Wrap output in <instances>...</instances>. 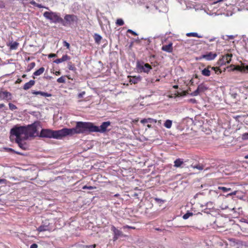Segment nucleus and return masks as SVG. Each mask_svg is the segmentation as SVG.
Returning <instances> with one entry per match:
<instances>
[{"label": "nucleus", "mask_w": 248, "mask_h": 248, "mask_svg": "<svg viewBox=\"0 0 248 248\" xmlns=\"http://www.w3.org/2000/svg\"><path fill=\"white\" fill-rule=\"evenodd\" d=\"M37 132V127L35 123L26 126H15L11 130V139H13L14 136H21L22 138L28 139L29 137H33Z\"/></svg>", "instance_id": "f257e3e1"}, {"label": "nucleus", "mask_w": 248, "mask_h": 248, "mask_svg": "<svg viewBox=\"0 0 248 248\" xmlns=\"http://www.w3.org/2000/svg\"><path fill=\"white\" fill-rule=\"evenodd\" d=\"M65 129L66 136L75 134L94 132L93 124L90 122H78L75 128Z\"/></svg>", "instance_id": "f03ea898"}, {"label": "nucleus", "mask_w": 248, "mask_h": 248, "mask_svg": "<svg viewBox=\"0 0 248 248\" xmlns=\"http://www.w3.org/2000/svg\"><path fill=\"white\" fill-rule=\"evenodd\" d=\"M65 129L62 128L58 130H52L49 129H42L40 137L43 138H53L56 139H61L66 137Z\"/></svg>", "instance_id": "7ed1b4c3"}, {"label": "nucleus", "mask_w": 248, "mask_h": 248, "mask_svg": "<svg viewBox=\"0 0 248 248\" xmlns=\"http://www.w3.org/2000/svg\"><path fill=\"white\" fill-rule=\"evenodd\" d=\"M43 16L52 23H62L63 22V19L60 17L59 13L53 12H45L43 14Z\"/></svg>", "instance_id": "20e7f679"}, {"label": "nucleus", "mask_w": 248, "mask_h": 248, "mask_svg": "<svg viewBox=\"0 0 248 248\" xmlns=\"http://www.w3.org/2000/svg\"><path fill=\"white\" fill-rule=\"evenodd\" d=\"M136 67L139 72H144L148 73L152 69L151 66L147 63H144L142 61H137L136 62Z\"/></svg>", "instance_id": "39448f33"}, {"label": "nucleus", "mask_w": 248, "mask_h": 248, "mask_svg": "<svg viewBox=\"0 0 248 248\" xmlns=\"http://www.w3.org/2000/svg\"><path fill=\"white\" fill-rule=\"evenodd\" d=\"M78 17L74 15H66L63 22L61 23L63 26L70 25L78 22Z\"/></svg>", "instance_id": "423d86ee"}, {"label": "nucleus", "mask_w": 248, "mask_h": 248, "mask_svg": "<svg viewBox=\"0 0 248 248\" xmlns=\"http://www.w3.org/2000/svg\"><path fill=\"white\" fill-rule=\"evenodd\" d=\"M110 124L109 121L104 122L99 127L93 124L94 132L105 133L107 131L108 127L110 125Z\"/></svg>", "instance_id": "0eeeda50"}, {"label": "nucleus", "mask_w": 248, "mask_h": 248, "mask_svg": "<svg viewBox=\"0 0 248 248\" xmlns=\"http://www.w3.org/2000/svg\"><path fill=\"white\" fill-rule=\"evenodd\" d=\"M14 137H16V141L18 144L20 148L23 150H26L28 148V145L25 142V140L27 139H25L22 138L20 135L19 136H14Z\"/></svg>", "instance_id": "6e6552de"}, {"label": "nucleus", "mask_w": 248, "mask_h": 248, "mask_svg": "<svg viewBox=\"0 0 248 248\" xmlns=\"http://www.w3.org/2000/svg\"><path fill=\"white\" fill-rule=\"evenodd\" d=\"M232 55V54H227L225 56H222V58L220 59L218 62L219 64L225 65L227 63H229L231 61V58Z\"/></svg>", "instance_id": "1a4fd4ad"}, {"label": "nucleus", "mask_w": 248, "mask_h": 248, "mask_svg": "<svg viewBox=\"0 0 248 248\" xmlns=\"http://www.w3.org/2000/svg\"><path fill=\"white\" fill-rule=\"evenodd\" d=\"M111 231L113 232V240L116 241L120 237L123 236V232L120 230H118L114 226H112Z\"/></svg>", "instance_id": "9d476101"}, {"label": "nucleus", "mask_w": 248, "mask_h": 248, "mask_svg": "<svg viewBox=\"0 0 248 248\" xmlns=\"http://www.w3.org/2000/svg\"><path fill=\"white\" fill-rule=\"evenodd\" d=\"M12 94L7 91H0V98L3 100H9L11 99Z\"/></svg>", "instance_id": "9b49d317"}, {"label": "nucleus", "mask_w": 248, "mask_h": 248, "mask_svg": "<svg viewBox=\"0 0 248 248\" xmlns=\"http://www.w3.org/2000/svg\"><path fill=\"white\" fill-rule=\"evenodd\" d=\"M217 55L212 52H208L206 54L202 55V58H204L207 61H211L215 59Z\"/></svg>", "instance_id": "f8f14e48"}, {"label": "nucleus", "mask_w": 248, "mask_h": 248, "mask_svg": "<svg viewBox=\"0 0 248 248\" xmlns=\"http://www.w3.org/2000/svg\"><path fill=\"white\" fill-rule=\"evenodd\" d=\"M49 223L46 220V222L44 224L40 225L37 229V230L39 232H44L48 231L49 230Z\"/></svg>", "instance_id": "ddd939ff"}, {"label": "nucleus", "mask_w": 248, "mask_h": 248, "mask_svg": "<svg viewBox=\"0 0 248 248\" xmlns=\"http://www.w3.org/2000/svg\"><path fill=\"white\" fill-rule=\"evenodd\" d=\"M2 151L6 153H8L10 154H19V155H24L23 154L20 153L19 152L15 151L14 150L10 148H3Z\"/></svg>", "instance_id": "4468645a"}, {"label": "nucleus", "mask_w": 248, "mask_h": 248, "mask_svg": "<svg viewBox=\"0 0 248 248\" xmlns=\"http://www.w3.org/2000/svg\"><path fill=\"white\" fill-rule=\"evenodd\" d=\"M70 59V57L68 56L67 54L64 55L61 58L57 59L54 61V62L56 63H60L66 61L67 60H69Z\"/></svg>", "instance_id": "2eb2a0df"}, {"label": "nucleus", "mask_w": 248, "mask_h": 248, "mask_svg": "<svg viewBox=\"0 0 248 248\" xmlns=\"http://www.w3.org/2000/svg\"><path fill=\"white\" fill-rule=\"evenodd\" d=\"M211 66H208L206 68H204L201 71L202 75L205 77H209L211 75Z\"/></svg>", "instance_id": "dca6fc26"}, {"label": "nucleus", "mask_w": 248, "mask_h": 248, "mask_svg": "<svg viewBox=\"0 0 248 248\" xmlns=\"http://www.w3.org/2000/svg\"><path fill=\"white\" fill-rule=\"evenodd\" d=\"M235 70L240 72L248 71V65H246L245 63H242L241 65L237 66L235 68Z\"/></svg>", "instance_id": "f3484780"}, {"label": "nucleus", "mask_w": 248, "mask_h": 248, "mask_svg": "<svg viewBox=\"0 0 248 248\" xmlns=\"http://www.w3.org/2000/svg\"><path fill=\"white\" fill-rule=\"evenodd\" d=\"M162 49L163 51H165L167 52H171L172 51V44L170 43L167 45L163 46L162 47Z\"/></svg>", "instance_id": "a211bd4d"}, {"label": "nucleus", "mask_w": 248, "mask_h": 248, "mask_svg": "<svg viewBox=\"0 0 248 248\" xmlns=\"http://www.w3.org/2000/svg\"><path fill=\"white\" fill-rule=\"evenodd\" d=\"M35 84V81L33 80H31L28 82L26 83L23 86V89L27 90L30 89Z\"/></svg>", "instance_id": "6ab92c4d"}, {"label": "nucleus", "mask_w": 248, "mask_h": 248, "mask_svg": "<svg viewBox=\"0 0 248 248\" xmlns=\"http://www.w3.org/2000/svg\"><path fill=\"white\" fill-rule=\"evenodd\" d=\"M156 122H157L156 120L152 118H147V119H143L141 120V121H140V123L142 124H146V123H148V124L156 123Z\"/></svg>", "instance_id": "aec40b11"}, {"label": "nucleus", "mask_w": 248, "mask_h": 248, "mask_svg": "<svg viewBox=\"0 0 248 248\" xmlns=\"http://www.w3.org/2000/svg\"><path fill=\"white\" fill-rule=\"evenodd\" d=\"M174 166L177 168L181 167L182 165L184 164L183 159L181 158L177 159L174 162Z\"/></svg>", "instance_id": "412c9836"}, {"label": "nucleus", "mask_w": 248, "mask_h": 248, "mask_svg": "<svg viewBox=\"0 0 248 248\" xmlns=\"http://www.w3.org/2000/svg\"><path fill=\"white\" fill-rule=\"evenodd\" d=\"M19 45V43L16 42H12L9 43V44L8 45L10 46V48L11 49L14 50L16 49L18 46Z\"/></svg>", "instance_id": "4be33fe9"}, {"label": "nucleus", "mask_w": 248, "mask_h": 248, "mask_svg": "<svg viewBox=\"0 0 248 248\" xmlns=\"http://www.w3.org/2000/svg\"><path fill=\"white\" fill-rule=\"evenodd\" d=\"M140 79H141V78L140 77H133L130 78L129 81L131 83L136 84L139 81H140Z\"/></svg>", "instance_id": "5701e85b"}, {"label": "nucleus", "mask_w": 248, "mask_h": 248, "mask_svg": "<svg viewBox=\"0 0 248 248\" xmlns=\"http://www.w3.org/2000/svg\"><path fill=\"white\" fill-rule=\"evenodd\" d=\"M45 71V68L44 67H41L38 70H36L34 72L33 75L34 76H38L42 74Z\"/></svg>", "instance_id": "b1692460"}, {"label": "nucleus", "mask_w": 248, "mask_h": 248, "mask_svg": "<svg viewBox=\"0 0 248 248\" xmlns=\"http://www.w3.org/2000/svg\"><path fill=\"white\" fill-rule=\"evenodd\" d=\"M187 37H196L199 38H202V36L199 35L197 32H189L186 34Z\"/></svg>", "instance_id": "393cba45"}, {"label": "nucleus", "mask_w": 248, "mask_h": 248, "mask_svg": "<svg viewBox=\"0 0 248 248\" xmlns=\"http://www.w3.org/2000/svg\"><path fill=\"white\" fill-rule=\"evenodd\" d=\"M200 93L204 92L207 89V87L203 84H201L197 88Z\"/></svg>", "instance_id": "a878e982"}, {"label": "nucleus", "mask_w": 248, "mask_h": 248, "mask_svg": "<svg viewBox=\"0 0 248 248\" xmlns=\"http://www.w3.org/2000/svg\"><path fill=\"white\" fill-rule=\"evenodd\" d=\"M94 39L96 43L99 44L102 39V37L97 33H95L94 35Z\"/></svg>", "instance_id": "bb28decb"}, {"label": "nucleus", "mask_w": 248, "mask_h": 248, "mask_svg": "<svg viewBox=\"0 0 248 248\" xmlns=\"http://www.w3.org/2000/svg\"><path fill=\"white\" fill-rule=\"evenodd\" d=\"M164 125L167 128H170L172 125V121L170 120H167L165 121Z\"/></svg>", "instance_id": "cd10ccee"}, {"label": "nucleus", "mask_w": 248, "mask_h": 248, "mask_svg": "<svg viewBox=\"0 0 248 248\" xmlns=\"http://www.w3.org/2000/svg\"><path fill=\"white\" fill-rule=\"evenodd\" d=\"M221 38L225 40H229L234 39V36L233 35H223Z\"/></svg>", "instance_id": "c85d7f7f"}, {"label": "nucleus", "mask_w": 248, "mask_h": 248, "mask_svg": "<svg viewBox=\"0 0 248 248\" xmlns=\"http://www.w3.org/2000/svg\"><path fill=\"white\" fill-rule=\"evenodd\" d=\"M193 215V213L187 212L186 213L185 215L183 216V218L184 219H187L188 218L192 216Z\"/></svg>", "instance_id": "c756f323"}, {"label": "nucleus", "mask_w": 248, "mask_h": 248, "mask_svg": "<svg viewBox=\"0 0 248 248\" xmlns=\"http://www.w3.org/2000/svg\"><path fill=\"white\" fill-rule=\"evenodd\" d=\"M218 189L222 190L224 192L231 191V188L230 187H227L225 186H219Z\"/></svg>", "instance_id": "7c9ffc66"}, {"label": "nucleus", "mask_w": 248, "mask_h": 248, "mask_svg": "<svg viewBox=\"0 0 248 248\" xmlns=\"http://www.w3.org/2000/svg\"><path fill=\"white\" fill-rule=\"evenodd\" d=\"M35 66V63L34 62H31V63H30L28 65L27 71H31L32 69H33L34 67Z\"/></svg>", "instance_id": "2f4dec72"}, {"label": "nucleus", "mask_w": 248, "mask_h": 248, "mask_svg": "<svg viewBox=\"0 0 248 248\" xmlns=\"http://www.w3.org/2000/svg\"><path fill=\"white\" fill-rule=\"evenodd\" d=\"M57 81L58 83H64L65 82V78L62 76L60 78H59L57 79Z\"/></svg>", "instance_id": "473e14b6"}, {"label": "nucleus", "mask_w": 248, "mask_h": 248, "mask_svg": "<svg viewBox=\"0 0 248 248\" xmlns=\"http://www.w3.org/2000/svg\"><path fill=\"white\" fill-rule=\"evenodd\" d=\"M116 24L118 26H122L124 24V22L122 19L119 18L117 20Z\"/></svg>", "instance_id": "72a5a7b5"}, {"label": "nucleus", "mask_w": 248, "mask_h": 248, "mask_svg": "<svg viewBox=\"0 0 248 248\" xmlns=\"http://www.w3.org/2000/svg\"><path fill=\"white\" fill-rule=\"evenodd\" d=\"M9 107L11 110H14L17 109L16 106L11 103H9Z\"/></svg>", "instance_id": "f704fd0d"}, {"label": "nucleus", "mask_w": 248, "mask_h": 248, "mask_svg": "<svg viewBox=\"0 0 248 248\" xmlns=\"http://www.w3.org/2000/svg\"><path fill=\"white\" fill-rule=\"evenodd\" d=\"M200 93H201L198 90V89H197L194 92H193L190 93V95L193 96H197L198 95H199L200 94Z\"/></svg>", "instance_id": "c9c22d12"}, {"label": "nucleus", "mask_w": 248, "mask_h": 248, "mask_svg": "<svg viewBox=\"0 0 248 248\" xmlns=\"http://www.w3.org/2000/svg\"><path fill=\"white\" fill-rule=\"evenodd\" d=\"M96 247V245H83L82 248H95Z\"/></svg>", "instance_id": "e433bc0d"}, {"label": "nucleus", "mask_w": 248, "mask_h": 248, "mask_svg": "<svg viewBox=\"0 0 248 248\" xmlns=\"http://www.w3.org/2000/svg\"><path fill=\"white\" fill-rule=\"evenodd\" d=\"M242 139L243 140H248V133H245L242 135Z\"/></svg>", "instance_id": "4c0bfd02"}, {"label": "nucleus", "mask_w": 248, "mask_h": 248, "mask_svg": "<svg viewBox=\"0 0 248 248\" xmlns=\"http://www.w3.org/2000/svg\"><path fill=\"white\" fill-rule=\"evenodd\" d=\"M68 69L70 70H75V67L72 64L71 62H69L68 65Z\"/></svg>", "instance_id": "58836bf2"}, {"label": "nucleus", "mask_w": 248, "mask_h": 248, "mask_svg": "<svg viewBox=\"0 0 248 248\" xmlns=\"http://www.w3.org/2000/svg\"><path fill=\"white\" fill-rule=\"evenodd\" d=\"M8 181L5 179H0V184L6 185Z\"/></svg>", "instance_id": "ea45409f"}, {"label": "nucleus", "mask_w": 248, "mask_h": 248, "mask_svg": "<svg viewBox=\"0 0 248 248\" xmlns=\"http://www.w3.org/2000/svg\"><path fill=\"white\" fill-rule=\"evenodd\" d=\"M96 187H93V186H83L82 188L83 189H95Z\"/></svg>", "instance_id": "a19ab883"}, {"label": "nucleus", "mask_w": 248, "mask_h": 248, "mask_svg": "<svg viewBox=\"0 0 248 248\" xmlns=\"http://www.w3.org/2000/svg\"><path fill=\"white\" fill-rule=\"evenodd\" d=\"M43 92H41V91H32V94H36V95L40 94L42 96L43 95Z\"/></svg>", "instance_id": "79ce46f5"}, {"label": "nucleus", "mask_w": 248, "mask_h": 248, "mask_svg": "<svg viewBox=\"0 0 248 248\" xmlns=\"http://www.w3.org/2000/svg\"><path fill=\"white\" fill-rule=\"evenodd\" d=\"M63 46L65 47H66L67 48L69 49L70 48V44L68 42H67L66 41H64L63 42Z\"/></svg>", "instance_id": "37998d69"}, {"label": "nucleus", "mask_w": 248, "mask_h": 248, "mask_svg": "<svg viewBox=\"0 0 248 248\" xmlns=\"http://www.w3.org/2000/svg\"><path fill=\"white\" fill-rule=\"evenodd\" d=\"M127 32H129V33H132V34H133L134 35H138V34L134 31H132V30H130V29H128L127 31Z\"/></svg>", "instance_id": "c03bdc74"}, {"label": "nucleus", "mask_w": 248, "mask_h": 248, "mask_svg": "<svg viewBox=\"0 0 248 248\" xmlns=\"http://www.w3.org/2000/svg\"><path fill=\"white\" fill-rule=\"evenodd\" d=\"M42 96L45 97H50L51 96V94L46 92H43Z\"/></svg>", "instance_id": "a18cd8bd"}, {"label": "nucleus", "mask_w": 248, "mask_h": 248, "mask_svg": "<svg viewBox=\"0 0 248 248\" xmlns=\"http://www.w3.org/2000/svg\"><path fill=\"white\" fill-rule=\"evenodd\" d=\"M85 94V92L84 91L83 92H82L81 93H79L78 94V97L79 98H81L82 97H83V96H84V95Z\"/></svg>", "instance_id": "49530a36"}, {"label": "nucleus", "mask_w": 248, "mask_h": 248, "mask_svg": "<svg viewBox=\"0 0 248 248\" xmlns=\"http://www.w3.org/2000/svg\"><path fill=\"white\" fill-rule=\"evenodd\" d=\"M237 191H234L232 192H231L229 194H227V196H233V195H235L236 194V193H237Z\"/></svg>", "instance_id": "de8ad7c7"}, {"label": "nucleus", "mask_w": 248, "mask_h": 248, "mask_svg": "<svg viewBox=\"0 0 248 248\" xmlns=\"http://www.w3.org/2000/svg\"><path fill=\"white\" fill-rule=\"evenodd\" d=\"M215 72L216 74L218 75L219 74H220L221 73V70L219 69V68L218 67H217V69H216L215 71Z\"/></svg>", "instance_id": "09e8293b"}, {"label": "nucleus", "mask_w": 248, "mask_h": 248, "mask_svg": "<svg viewBox=\"0 0 248 248\" xmlns=\"http://www.w3.org/2000/svg\"><path fill=\"white\" fill-rule=\"evenodd\" d=\"M194 168H196L199 170H202L203 169V167L200 165H197L194 167Z\"/></svg>", "instance_id": "8fccbe9b"}, {"label": "nucleus", "mask_w": 248, "mask_h": 248, "mask_svg": "<svg viewBox=\"0 0 248 248\" xmlns=\"http://www.w3.org/2000/svg\"><path fill=\"white\" fill-rule=\"evenodd\" d=\"M155 201H156L157 202H159V203H162V202H164V201L160 199H159V198H155Z\"/></svg>", "instance_id": "3c124183"}, {"label": "nucleus", "mask_w": 248, "mask_h": 248, "mask_svg": "<svg viewBox=\"0 0 248 248\" xmlns=\"http://www.w3.org/2000/svg\"><path fill=\"white\" fill-rule=\"evenodd\" d=\"M5 7V4L2 1H0V8H3Z\"/></svg>", "instance_id": "603ef678"}, {"label": "nucleus", "mask_w": 248, "mask_h": 248, "mask_svg": "<svg viewBox=\"0 0 248 248\" xmlns=\"http://www.w3.org/2000/svg\"><path fill=\"white\" fill-rule=\"evenodd\" d=\"M37 247L38 245L34 243L31 246L30 248H37Z\"/></svg>", "instance_id": "864d4df0"}, {"label": "nucleus", "mask_w": 248, "mask_h": 248, "mask_svg": "<svg viewBox=\"0 0 248 248\" xmlns=\"http://www.w3.org/2000/svg\"><path fill=\"white\" fill-rule=\"evenodd\" d=\"M36 7H38L39 8H45L46 9H48V8L45 7L43 6V5H42L41 4H38V3L37 4Z\"/></svg>", "instance_id": "5fc2aeb1"}, {"label": "nucleus", "mask_w": 248, "mask_h": 248, "mask_svg": "<svg viewBox=\"0 0 248 248\" xmlns=\"http://www.w3.org/2000/svg\"><path fill=\"white\" fill-rule=\"evenodd\" d=\"M30 3H31V5H33V6H35V7L36 6V5H37V3L35 1H34V0H31V1H30Z\"/></svg>", "instance_id": "6e6d98bb"}, {"label": "nucleus", "mask_w": 248, "mask_h": 248, "mask_svg": "<svg viewBox=\"0 0 248 248\" xmlns=\"http://www.w3.org/2000/svg\"><path fill=\"white\" fill-rule=\"evenodd\" d=\"M57 55L56 54L51 53L48 55L49 58L56 57Z\"/></svg>", "instance_id": "4d7b16f0"}, {"label": "nucleus", "mask_w": 248, "mask_h": 248, "mask_svg": "<svg viewBox=\"0 0 248 248\" xmlns=\"http://www.w3.org/2000/svg\"><path fill=\"white\" fill-rule=\"evenodd\" d=\"M202 59H204V58H202V55L198 57H197L196 58V60L199 61V60H201Z\"/></svg>", "instance_id": "13d9d810"}, {"label": "nucleus", "mask_w": 248, "mask_h": 248, "mask_svg": "<svg viewBox=\"0 0 248 248\" xmlns=\"http://www.w3.org/2000/svg\"><path fill=\"white\" fill-rule=\"evenodd\" d=\"M131 228V229H135V227L129 226H128V225H126V226H124V228Z\"/></svg>", "instance_id": "bf43d9fd"}, {"label": "nucleus", "mask_w": 248, "mask_h": 248, "mask_svg": "<svg viewBox=\"0 0 248 248\" xmlns=\"http://www.w3.org/2000/svg\"><path fill=\"white\" fill-rule=\"evenodd\" d=\"M189 101L193 103H195L196 102V100L195 99H190Z\"/></svg>", "instance_id": "052dcab7"}, {"label": "nucleus", "mask_w": 248, "mask_h": 248, "mask_svg": "<svg viewBox=\"0 0 248 248\" xmlns=\"http://www.w3.org/2000/svg\"><path fill=\"white\" fill-rule=\"evenodd\" d=\"M217 67H211V68H210V69L215 71L216 69H217Z\"/></svg>", "instance_id": "680f3d73"}, {"label": "nucleus", "mask_w": 248, "mask_h": 248, "mask_svg": "<svg viewBox=\"0 0 248 248\" xmlns=\"http://www.w3.org/2000/svg\"><path fill=\"white\" fill-rule=\"evenodd\" d=\"M5 106L4 104H0V109L2 108Z\"/></svg>", "instance_id": "e2e57ef3"}, {"label": "nucleus", "mask_w": 248, "mask_h": 248, "mask_svg": "<svg viewBox=\"0 0 248 248\" xmlns=\"http://www.w3.org/2000/svg\"><path fill=\"white\" fill-rule=\"evenodd\" d=\"M215 38H211L209 39V41L210 42H212V41H214L215 40Z\"/></svg>", "instance_id": "0e129e2a"}, {"label": "nucleus", "mask_w": 248, "mask_h": 248, "mask_svg": "<svg viewBox=\"0 0 248 248\" xmlns=\"http://www.w3.org/2000/svg\"><path fill=\"white\" fill-rule=\"evenodd\" d=\"M55 74L56 75H60L61 72L60 71H57V72H56Z\"/></svg>", "instance_id": "69168bd1"}, {"label": "nucleus", "mask_w": 248, "mask_h": 248, "mask_svg": "<svg viewBox=\"0 0 248 248\" xmlns=\"http://www.w3.org/2000/svg\"><path fill=\"white\" fill-rule=\"evenodd\" d=\"M158 124H161V120L158 121Z\"/></svg>", "instance_id": "338daca9"}, {"label": "nucleus", "mask_w": 248, "mask_h": 248, "mask_svg": "<svg viewBox=\"0 0 248 248\" xmlns=\"http://www.w3.org/2000/svg\"><path fill=\"white\" fill-rule=\"evenodd\" d=\"M155 230H157V231H161V230L159 229V228H156Z\"/></svg>", "instance_id": "774afa93"}]
</instances>
